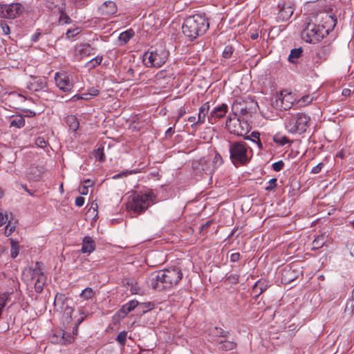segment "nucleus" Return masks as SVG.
<instances>
[{
	"instance_id": "f03ea898",
	"label": "nucleus",
	"mask_w": 354,
	"mask_h": 354,
	"mask_svg": "<svg viewBox=\"0 0 354 354\" xmlns=\"http://www.w3.org/2000/svg\"><path fill=\"white\" fill-rule=\"evenodd\" d=\"M183 278L181 270L174 267L155 272L147 280L148 286L156 291L169 290L178 284Z\"/></svg>"
},
{
	"instance_id": "72a5a7b5",
	"label": "nucleus",
	"mask_w": 354,
	"mask_h": 354,
	"mask_svg": "<svg viewBox=\"0 0 354 354\" xmlns=\"http://www.w3.org/2000/svg\"><path fill=\"white\" fill-rule=\"evenodd\" d=\"M154 308V304L151 302L140 303L138 305V310L142 313H145L147 311L152 310Z\"/></svg>"
},
{
	"instance_id": "c756f323",
	"label": "nucleus",
	"mask_w": 354,
	"mask_h": 354,
	"mask_svg": "<svg viewBox=\"0 0 354 354\" xmlns=\"http://www.w3.org/2000/svg\"><path fill=\"white\" fill-rule=\"evenodd\" d=\"M134 35V32L132 29H129L124 32L120 33L119 36V39L120 41L124 42V44L127 43L131 38Z\"/></svg>"
},
{
	"instance_id": "5701e85b",
	"label": "nucleus",
	"mask_w": 354,
	"mask_h": 354,
	"mask_svg": "<svg viewBox=\"0 0 354 354\" xmlns=\"http://www.w3.org/2000/svg\"><path fill=\"white\" fill-rule=\"evenodd\" d=\"M26 273L29 275L32 279L38 278V276L45 275L42 272V263L38 261L35 263L34 268L28 269L26 271Z\"/></svg>"
},
{
	"instance_id": "de8ad7c7",
	"label": "nucleus",
	"mask_w": 354,
	"mask_h": 354,
	"mask_svg": "<svg viewBox=\"0 0 354 354\" xmlns=\"http://www.w3.org/2000/svg\"><path fill=\"white\" fill-rule=\"evenodd\" d=\"M15 230V224L12 223V221L10 220L8 221V224L6 226V232L5 233L7 234V236H9L12 234L13 231Z\"/></svg>"
},
{
	"instance_id": "603ef678",
	"label": "nucleus",
	"mask_w": 354,
	"mask_h": 354,
	"mask_svg": "<svg viewBox=\"0 0 354 354\" xmlns=\"http://www.w3.org/2000/svg\"><path fill=\"white\" fill-rule=\"evenodd\" d=\"M284 166V162L282 160L276 162L272 164V167L274 171H281Z\"/></svg>"
},
{
	"instance_id": "a18cd8bd",
	"label": "nucleus",
	"mask_w": 354,
	"mask_h": 354,
	"mask_svg": "<svg viewBox=\"0 0 354 354\" xmlns=\"http://www.w3.org/2000/svg\"><path fill=\"white\" fill-rule=\"evenodd\" d=\"M233 51L234 49L232 46H226L223 51V57L225 59L230 58Z\"/></svg>"
},
{
	"instance_id": "864d4df0",
	"label": "nucleus",
	"mask_w": 354,
	"mask_h": 354,
	"mask_svg": "<svg viewBox=\"0 0 354 354\" xmlns=\"http://www.w3.org/2000/svg\"><path fill=\"white\" fill-rule=\"evenodd\" d=\"M126 305L129 309V311L131 312L136 307L138 308L139 303L136 300H131L129 302H128L127 304H126Z\"/></svg>"
},
{
	"instance_id": "4468645a",
	"label": "nucleus",
	"mask_w": 354,
	"mask_h": 354,
	"mask_svg": "<svg viewBox=\"0 0 354 354\" xmlns=\"http://www.w3.org/2000/svg\"><path fill=\"white\" fill-rule=\"evenodd\" d=\"M227 111L228 106L226 104L216 106L207 116L208 122L211 124L216 123L218 120L225 117Z\"/></svg>"
},
{
	"instance_id": "4be33fe9",
	"label": "nucleus",
	"mask_w": 354,
	"mask_h": 354,
	"mask_svg": "<svg viewBox=\"0 0 354 354\" xmlns=\"http://www.w3.org/2000/svg\"><path fill=\"white\" fill-rule=\"evenodd\" d=\"M209 110V102H206L203 104L199 109V113L198 115V120L194 124H203L205 122L206 118Z\"/></svg>"
},
{
	"instance_id": "6ab92c4d",
	"label": "nucleus",
	"mask_w": 354,
	"mask_h": 354,
	"mask_svg": "<svg viewBox=\"0 0 354 354\" xmlns=\"http://www.w3.org/2000/svg\"><path fill=\"white\" fill-rule=\"evenodd\" d=\"M46 8L54 12L66 10L65 0H45Z\"/></svg>"
},
{
	"instance_id": "f704fd0d",
	"label": "nucleus",
	"mask_w": 354,
	"mask_h": 354,
	"mask_svg": "<svg viewBox=\"0 0 354 354\" xmlns=\"http://www.w3.org/2000/svg\"><path fill=\"white\" fill-rule=\"evenodd\" d=\"M127 332L126 330L121 331L119 333L115 338V340L122 346H124L127 342Z\"/></svg>"
},
{
	"instance_id": "e2e57ef3",
	"label": "nucleus",
	"mask_w": 354,
	"mask_h": 354,
	"mask_svg": "<svg viewBox=\"0 0 354 354\" xmlns=\"http://www.w3.org/2000/svg\"><path fill=\"white\" fill-rule=\"evenodd\" d=\"M84 203V198L82 196H78L75 199V205L77 207H82L83 206Z\"/></svg>"
},
{
	"instance_id": "9d476101",
	"label": "nucleus",
	"mask_w": 354,
	"mask_h": 354,
	"mask_svg": "<svg viewBox=\"0 0 354 354\" xmlns=\"http://www.w3.org/2000/svg\"><path fill=\"white\" fill-rule=\"evenodd\" d=\"M296 99L292 93L282 91L277 96L276 106L281 109H290L295 102Z\"/></svg>"
},
{
	"instance_id": "f3484780",
	"label": "nucleus",
	"mask_w": 354,
	"mask_h": 354,
	"mask_svg": "<svg viewBox=\"0 0 354 354\" xmlns=\"http://www.w3.org/2000/svg\"><path fill=\"white\" fill-rule=\"evenodd\" d=\"M299 275V272L291 267L286 266L281 272V280L284 284H288L295 281Z\"/></svg>"
},
{
	"instance_id": "1a4fd4ad",
	"label": "nucleus",
	"mask_w": 354,
	"mask_h": 354,
	"mask_svg": "<svg viewBox=\"0 0 354 354\" xmlns=\"http://www.w3.org/2000/svg\"><path fill=\"white\" fill-rule=\"evenodd\" d=\"M24 6L19 3L0 4V17L15 19L24 12Z\"/></svg>"
},
{
	"instance_id": "338daca9",
	"label": "nucleus",
	"mask_w": 354,
	"mask_h": 354,
	"mask_svg": "<svg viewBox=\"0 0 354 354\" xmlns=\"http://www.w3.org/2000/svg\"><path fill=\"white\" fill-rule=\"evenodd\" d=\"M120 312L124 314V316L127 315L129 313H130L126 304L122 307Z\"/></svg>"
},
{
	"instance_id": "e433bc0d",
	"label": "nucleus",
	"mask_w": 354,
	"mask_h": 354,
	"mask_svg": "<svg viewBox=\"0 0 354 354\" xmlns=\"http://www.w3.org/2000/svg\"><path fill=\"white\" fill-rule=\"evenodd\" d=\"M73 310V308L68 306V305L64 308V317L66 318V322L67 324H69L72 321V314Z\"/></svg>"
},
{
	"instance_id": "13d9d810",
	"label": "nucleus",
	"mask_w": 354,
	"mask_h": 354,
	"mask_svg": "<svg viewBox=\"0 0 354 354\" xmlns=\"http://www.w3.org/2000/svg\"><path fill=\"white\" fill-rule=\"evenodd\" d=\"M91 97L92 96H90L89 93H84L82 95H75L72 97V99L74 100L76 99H77V100L82 99V100H90L91 98Z\"/></svg>"
},
{
	"instance_id": "6e6d98bb",
	"label": "nucleus",
	"mask_w": 354,
	"mask_h": 354,
	"mask_svg": "<svg viewBox=\"0 0 354 354\" xmlns=\"http://www.w3.org/2000/svg\"><path fill=\"white\" fill-rule=\"evenodd\" d=\"M79 34L78 28L69 29L66 31V35L68 38L73 37Z\"/></svg>"
},
{
	"instance_id": "8fccbe9b",
	"label": "nucleus",
	"mask_w": 354,
	"mask_h": 354,
	"mask_svg": "<svg viewBox=\"0 0 354 354\" xmlns=\"http://www.w3.org/2000/svg\"><path fill=\"white\" fill-rule=\"evenodd\" d=\"M0 28L4 35H8L10 34V27L5 21L0 22Z\"/></svg>"
},
{
	"instance_id": "ddd939ff",
	"label": "nucleus",
	"mask_w": 354,
	"mask_h": 354,
	"mask_svg": "<svg viewBox=\"0 0 354 354\" xmlns=\"http://www.w3.org/2000/svg\"><path fill=\"white\" fill-rule=\"evenodd\" d=\"M201 163L209 165L208 167L203 168V172L205 174L210 175L214 169L223 164V158L221 156L216 153L213 160L210 158H201Z\"/></svg>"
},
{
	"instance_id": "7ed1b4c3",
	"label": "nucleus",
	"mask_w": 354,
	"mask_h": 354,
	"mask_svg": "<svg viewBox=\"0 0 354 354\" xmlns=\"http://www.w3.org/2000/svg\"><path fill=\"white\" fill-rule=\"evenodd\" d=\"M209 27L205 15L196 14L185 19L182 26L183 34L191 40L205 34Z\"/></svg>"
},
{
	"instance_id": "ea45409f",
	"label": "nucleus",
	"mask_w": 354,
	"mask_h": 354,
	"mask_svg": "<svg viewBox=\"0 0 354 354\" xmlns=\"http://www.w3.org/2000/svg\"><path fill=\"white\" fill-rule=\"evenodd\" d=\"M19 250V245L17 242L12 241L11 243V250H10V255L11 257L15 259L17 257Z\"/></svg>"
},
{
	"instance_id": "49530a36",
	"label": "nucleus",
	"mask_w": 354,
	"mask_h": 354,
	"mask_svg": "<svg viewBox=\"0 0 354 354\" xmlns=\"http://www.w3.org/2000/svg\"><path fill=\"white\" fill-rule=\"evenodd\" d=\"M37 169V167H31L30 168V171L29 172V177L32 179L33 180H38L39 178H40V176H41V171L37 170L38 171V174H37L36 175H34V174L35 173V170Z\"/></svg>"
},
{
	"instance_id": "7c9ffc66",
	"label": "nucleus",
	"mask_w": 354,
	"mask_h": 354,
	"mask_svg": "<svg viewBox=\"0 0 354 354\" xmlns=\"http://www.w3.org/2000/svg\"><path fill=\"white\" fill-rule=\"evenodd\" d=\"M325 244V238L324 235L317 236L313 242V249L317 250L323 247Z\"/></svg>"
},
{
	"instance_id": "393cba45",
	"label": "nucleus",
	"mask_w": 354,
	"mask_h": 354,
	"mask_svg": "<svg viewBox=\"0 0 354 354\" xmlns=\"http://www.w3.org/2000/svg\"><path fill=\"white\" fill-rule=\"evenodd\" d=\"M46 86V83L44 80L39 79V80H35L32 82L30 84V86H28L29 89L32 91H37L39 90H41L44 88Z\"/></svg>"
},
{
	"instance_id": "9b49d317",
	"label": "nucleus",
	"mask_w": 354,
	"mask_h": 354,
	"mask_svg": "<svg viewBox=\"0 0 354 354\" xmlns=\"http://www.w3.org/2000/svg\"><path fill=\"white\" fill-rule=\"evenodd\" d=\"M55 81L57 87L64 92H70L73 87L72 81L65 73H56Z\"/></svg>"
},
{
	"instance_id": "3c124183",
	"label": "nucleus",
	"mask_w": 354,
	"mask_h": 354,
	"mask_svg": "<svg viewBox=\"0 0 354 354\" xmlns=\"http://www.w3.org/2000/svg\"><path fill=\"white\" fill-rule=\"evenodd\" d=\"M8 297V293H3L0 295V308L2 309L6 306Z\"/></svg>"
},
{
	"instance_id": "a878e982",
	"label": "nucleus",
	"mask_w": 354,
	"mask_h": 354,
	"mask_svg": "<svg viewBox=\"0 0 354 354\" xmlns=\"http://www.w3.org/2000/svg\"><path fill=\"white\" fill-rule=\"evenodd\" d=\"M37 280L35 283V290L37 292L40 293L44 289V286L46 283V277L45 275L38 276L36 278Z\"/></svg>"
},
{
	"instance_id": "2f4dec72",
	"label": "nucleus",
	"mask_w": 354,
	"mask_h": 354,
	"mask_svg": "<svg viewBox=\"0 0 354 354\" xmlns=\"http://www.w3.org/2000/svg\"><path fill=\"white\" fill-rule=\"evenodd\" d=\"M67 300V298L63 294L57 293L55 295L54 304L55 306H59V308H62L65 304V301Z\"/></svg>"
},
{
	"instance_id": "09e8293b",
	"label": "nucleus",
	"mask_w": 354,
	"mask_h": 354,
	"mask_svg": "<svg viewBox=\"0 0 354 354\" xmlns=\"http://www.w3.org/2000/svg\"><path fill=\"white\" fill-rule=\"evenodd\" d=\"M35 145L41 148H44L47 145V142L44 137H37L35 140Z\"/></svg>"
},
{
	"instance_id": "58836bf2",
	"label": "nucleus",
	"mask_w": 354,
	"mask_h": 354,
	"mask_svg": "<svg viewBox=\"0 0 354 354\" xmlns=\"http://www.w3.org/2000/svg\"><path fill=\"white\" fill-rule=\"evenodd\" d=\"M257 289L259 290V292L254 296V297H258L266 290L264 283L261 281L256 282V283L253 286L252 292H255Z\"/></svg>"
},
{
	"instance_id": "4c0bfd02",
	"label": "nucleus",
	"mask_w": 354,
	"mask_h": 354,
	"mask_svg": "<svg viewBox=\"0 0 354 354\" xmlns=\"http://www.w3.org/2000/svg\"><path fill=\"white\" fill-rule=\"evenodd\" d=\"M67 122L69 123L70 128L74 131H75L79 127V122L77 120V118L73 115L68 116Z\"/></svg>"
},
{
	"instance_id": "f8f14e48",
	"label": "nucleus",
	"mask_w": 354,
	"mask_h": 354,
	"mask_svg": "<svg viewBox=\"0 0 354 354\" xmlns=\"http://www.w3.org/2000/svg\"><path fill=\"white\" fill-rule=\"evenodd\" d=\"M50 341L53 344H59L66 345L71 344L74 337L70 334H66L63 330H55L52 335L50 336Z\"/></svg>"
},
{
	"instance_id": "473e14b6",
	"label": "nucleus",
	"mask_w": 354,
	"mask_h": 354,
	"mask_svg": "<svg viewBox=\"0 0 354 354\" xmlns=\"http://www.w3.org/2000/svg\"><path fill=\"white\" fill-rule=\"evenodd\" d=\"M273 141L281 146H283L290 142L289 139L285 136L277 134L273 137Z\"/></svg>"
},
{
	"instance_id": "c9c22d12",
	"label": "nucleus",
	"mask_w": 354,
	"mask_h": 354,
	"mask_svg": "<svg viewBox=\"0 0 354 354\" xmlns=\"http://www.w3.org/2000/svg\"><path fill=\"white\" fill-rule=\"evenodd\" d=\"M66 10H63L59 11L58 13L59 14V23L68 24L71 23V19L68 17V15L65 12Z\"/></svg>"
},
{
	"instance_id": "0eeeda50",
	"label": "nucleus",
	"mask_w": 354,
	"mask_h": 354,
	"mask_svg": "<svg viewBox=\"0 0 354 354\" xmlns=\"http://www.w3.org/2000/svg\"><path fill=\"white\" fill-rule=\"evenodd\" d=\"M169 52L165 47H151L143 56L144 64L147 67H160L168 58Z\"/></svg>"
},
{
	"instance_id": "37998d69",
	"label": "nucleus",
	"mask_w": 354,
	"mask_h": 354,
	"mask_svg": "<svg viewBox=\"0 0 354 354\" xmlns=\"http://www.w3.org/2000/svg\"><path fill=\"white\" fill-rule=\"evenodd\" d=\"M277 178H272L270 179L268 183V185L266 187L265 189L268 192L274 191V189L277 187Z\"/></svg>"
},
{
	"instance_id": "bf43d9fd",
	"label": "nucleus",
	"mask_w": 354,
	"mask_h": 354,
	"mask_svg": "<svg viewBox=\"0 0 354 354\" xmlns=\"http://www.w3.org/2000/svg\"><path fill=\"white\" fill-rule=\"evenodd\" d=\"M251 136L252 137L254 138V140H252L253 141H255V139H257L258 140L257 143H258V145L259 147V148H262V144L260 141V133L259 132H257V131H253L252 133H251Z\"/></svg>"
},
{
	"instance_id": "c03bdc74",
	"label": "nucleus",
	"mask_w": 354,
	"mask_h": 354,
	"mask_svg": "<svg viewBox=\"0 0 354 354\" xmlns=\"http://www.w3.org/2000/svg\"><path fill=\"white\" fill-rule=\"evenodd\" d=\"M226 281L231 284H236L239 281V275L237 274H230L226 277Z\"/></svg>"
},
{
	"instance_id": "b1692460",
	"label": "nucleus",
	"mask_w": 354,
	"mask_h": 354,
	"mask_svg": "<svg viewBox=\"0 0 354 354\" xmlns=\"http://www.w3.org/2000/svg\"><path fill=\"white\" fill-rule=\"evenodd\" d=\"M25 125V118L21 115H13L10 118V127L21 128Z\"/></svg>"
},
{
	"instance_id": "680f3d73",
	"label": "nucleus",
	"mask_w": 354,
	"mask_h": 354,
	"mask_svg": "<svg viewBox=\"0 0 354 354\" xmlns=\"http://www.w3.org/2000/svg\"><path fill=\"white\" fill-rule=\"evenodd\" d=\"M140 290V288L136 286V284L133 285V281L131 283L130 291L132 294H138Z\"/></svg>"
},
{
	"instance_id": "39448f33",
	"label": "nucleus",
	"mask_w": 354,
	"mask_h": 354,
	"mask_svg": "<svg viewBox=\"0 0 354 354\" xmlns=\"http://www.w3.org/2000/svg\"><path fill=\"white\" fill-rule=\"evenodd\" d=\"M156 195L153 192L133 194L127 203V208L136 216L144 212L151 203H154Z\"/></svg>"
},
{
	"instance_id": "69168bd1",
	"label": "nucleus",
	"mask_w": 354,
	"mask_h": 354,
	"mask_svg": "<svg viewBox=\"0 0 354 354\" xmlns=\"http://www.w3.org/2000/svg\"><path fill=\"white\" fill-rule=\"evenodd\" d=\"M79 192L82 195H86L88 193V187L83 185L79 189Z\"/></svg>"
},
{
	"instance_id": "0e129e2a",
	"label": "nucleus",
	"mask_w": 354,
	"mask_h": 354,
	"mask_svg": "<svg viewBox=\"0 0 354 354\" xmlns=\"http://www.w3.org/2000/svg\"><path fill=\"white\" fill-rule=\"evenodd\" d=\"M240 259V254L239 252H235L231 254L230 261L232 262H237Z\"/></svg>"
},
{
	"instance_id": "aec40b11",
	"label": "nucleus",
	"mask_w": 354,
	"mask_h": 354,
	"mask_svg": "<svg viewBox=\"0 0 354 354\" xmlns=\"http://www.w3.org/2000/svg\"><path fill=\"white\" fill-rule=\"evenodd\" d=\"M95 249V243L90 236H85L82 240V253L91 254Z\"/></svg>"
},
{
	"instance_id": "c85d7f7f",
	"label": "nucleus",
	"mask_w": 354,
	"mask_h": 354,
	"mask_svg": "<svg viewBox=\"0 0 354 354\" xmlns=\"http://www.w3.org/2000/svg\"><path fill=\"white\" fill-rule=\"evenodd\" d=\"M95 295V291L91 288L87 287L82 291V292L80 295V297L84 300H89L93 299Z\"/></svg>"
},
{
	"instance_id": "423d86ee",
	"label": "nucleus",
	"mask_w": 354,
	"mask_h": 354,
	"mask_svg": "<svg viewBox=\"0 0 354 354\" xmlns=\"http://www.w3.org/2000/svg\"><path fill=\"white\" fill-rule=\"evenodd\" d=\"M310 118L304 113L291 114L286 118L285 128L292 133H303L309 127Z\"/></svg>"
},
{
	"instance_id": "a19ab883",
	"label": "nucleus",
	"mask_w": 354,
	"mask_h": 354,
	"mask_svg": "<svg viewBox=\"0 0 354 354\" xmlns=\"http://www.w3.org/2000/svg\"><path fill=\"white\" fill-rule=\"evenodd\" d=\"M102 61V56H97L95 58L90 60L87 65L90 68H95V66L100 65Z\"/></svg>"
},
{
	"instance_id": "412c9836",
	"label": "nucleus",
	"mask_w": 354,
	"mask_h": 354,
	"mask_svg": "<svg viewBox=\"0 0 354 354\" xmlns=\"http://www.w3.org/2000/svg\"><path fill=\"white\" fill-rule=\"evenodd\" d=\"M214 342L218 345V348L224 351H232L236 346V343L233 341L216 339Z\"/></svg>"
},
{
	"instance_id": "f257e3e1",
	"label": "nucleus",
	"mask_w": 354,
	"mask_h": 354,
	"mask_svg": "<svg viewBox=\"0 0 354 354\" xmlns=\"http://www.w3.org/2000/svg\"><path fill=\"white\" fill-rule=\"evenodd\" d=\"M337 24L335 16L326 12H321L312 17L302 32V37L309 43H317L332 31Z\"/></svg>"
},
{
	"instance_id": "6e6552de",
	"label": "nucleus",
	"mask_w": 354,
	"mask_h": 354,
	"mask_svg": "<svg viewBox=\"0 0 354 354\" xmlns=\"http://www.w3.org/2000/svg\"><path fill=\"white\" fill-rule=\"evenodd\" d=\"M226 128L230 133L245 136L250 131V126L247 121L241 120L236 118V113L234 118L229 117L226 121Z\"/></svg>"
},
{
	"instance_id": "cd10ccee",
	"label": "nucleus",
	"mask_w": 354,
	"mask_h": 354,
	"mask_svg": "<svg viewBox=\"0 0 354 354\" xmlns=\"http://www.w3.org/2000/svg\"><path fill=\"white\" fill-rule=\"evenodd\" d=\"M303 52L302 48H294L290 51L288 60L291 63H296L297 59L301 55Z\"/></svg>"
},
{
	"instance_id": "bb28decb",
	"label": "nucleus",
	"mask_w": 354,
	"mask_h": 354,
	"mask_svg": "<svg viewBox=\"0 0 354 354\" xmlns=\"http://www.w3.org/2000/svg\"><path fill=\"white\" fill-rule=\"evenodd\" d=\"M212 334L218 337L217 339L227 338L230 335V333L228 331L218 327H214L212 330Z\"/></svg>"
},
{
	"instance_id": "79ce46f5",
	"label": "nucleus",
	"mask_w": 354,
	"mask_h": 354,
	"mask_svg": "<svg viewBox=\"0 0 354 354\" xmlns=\"http://www.w3.org/2000/svg\"><path fill=\"white\" fill-rule=\"evenodd\" d=\"M95 156L97 159H98L100 162H103L104 160V147H100L95 150Z\"/></svg>"
},
{
	"instance_id": "20e7f679",
	"label": "nucleus",
	"mask_w": 354,
	"mask_h": 354,
	"mask_svg": "<svg viewBox=\"0 0 354 354\" xmlns=\"http://www.w3.org/2000/svg\"><path fill=\"white\" fill-rule=\"evenodd\" d=\"M230 158L237 167L247 165L252 156V149L244 142H231L229 147Z\"/></svg>"
},
{
	"instance_id": "774afa93",
	"label": "nucleus",
	"mask_w": 354,
	"mask_h": 354,
	"mask_svg": "<svg viewBox=\"0 0 354 354\" xmlns=\"http://www.w3.org/2000/svg\"><path fill=\"white\" fill-rule=\"evenodd\" d=\"M342 94V95H344L345 97H348V96L351 95V91L348 88H344V89H343Z\"/></svg>"
},
{
	"instance_id": "a211bd4d",
	"label": "nucleus",
	"mask_w": 354,
	"mask_h": 354,
	"mask_svg": "<svg viewBox=\"0 0 354 354\" xmlns=\"http://www.w3.org/2000/svg\"><path fill=\"white\" fill-rule=\"evenodd\" d=\"M293 12V3L290 1L286 2L280 8L278 13V18L282 21H287L291 17Z\"/></svg>"
},
{
	"instance_id": "4d7b16f0",
	"label": "nucleus",
	"mask_w": 354,
	"mask_h": 354,
	"mask_svg": "<svg viewBox=\"0 0 354 354\" xmlns=\"http://www.w3.org/2000/svg\"><path fill=\"white\" fill-rule=\"evenodd\" d=\"M8 220V216L6 212H0V227L6 223Z\"/></svg>"
},
{
	"instance_id": "5fc2aeb1",
	"label": "nucleus",
	"mask_w": 354,
	"mask_h": 354,
	"mask_svg": "<svg viewBox=\"0 0 354 354\" xmlns=\"http://www.w3.org/2000/svg\"><path fill=\"white\" fill-rule=\"evenodd\" d=\"M313 100V97H311L310 95H305L299 100V102H300L301 104L306 105L311 102Z\"/></svg>"
},
{
	"instance_id": "052dcab7",
	"label": "nucleus",
	"mask_w": 354,
	"mask_h": 354,
	"mask_svg": "<svg viewBox=\"0 0 354 354\" xmlns=\"http://www.w3.org/2000/svg\"><path fill=\"white\" fill-rule=\"evenodd\" d=\"M323 167H324V164L322 162H320V163L317 164L316 166H315L314 167H313L311 172L313 174H319L322 171Z\"/></svg>"
},
{
	"instance_id": "2eb2a0df",
	"label": "nucleus",
	"mask_w": 354,
	"mask_h": 354,
	"mask_svg": "<svg viewBox=\"0 0 354 354\" xmlns=\"http://www.w3.org/2000/svg\"><path fill=\"white\" fill-rule=\"evenodd\" d=\"M94 54L95 49L88 44H80L75 46V57L78 60Z\"/></svg>"
},
{
	"instance_id": "dca6fc26",
	"label": "nucleus",
	"mask_w": 354,
	"mask_h": 354,
	"mask_svg": "<svg viewBox=\"0 0 354 354\" xmlns=\"http://www.w3.org/2000/svg\"><path fill=\"white\" fill-rule=\"evenodd\" d=\"M117 10V6L115 2L112 1H106L98 8L97 12L102 17H106L116 13Z\"/></svg>"
}]
</instances>
